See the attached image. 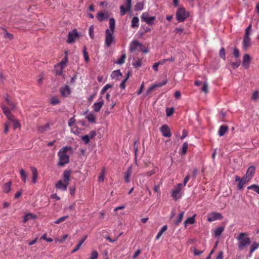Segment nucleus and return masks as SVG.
I'll return each instance as SVG.
<instances>
[{"label": "nucleus", "mask_w": 259, "mask_h": 259, "mask_svg": "<svg viewBox=\"0 0 259 259\" xmlns=\"http://www.w3.org/2000/svg\"><path fill=\"white\" fill-rule=\"evenodd\" d=\"M7 104L11 107L12 110H14L15 108V105L12 101L9 99V96L6 95L5 97Z\"/></svg>", "instance_id": "e433bc0d"}, {"label": "nucleus", "mask_w": 259, "mask_h": 259, "mask_svg": "<svg viewBox=\"0 0 259 259\" xmlns=\"http://www.w3.org/2000/svg\"><path fill=\"white\" fill-rule=\"evenodd\" d=\"M141 19L142 21L145 22L149 25H152L154 24V21L156 19V17H149L148 13L144 12L142 14Z\"/></svg>", "instance_id": "423d86ee"}, {"label": "nucleus", "mask_w": 259, "mask_h": 259, "mask_svg": "<svg viewBox=\"0 0 259 259\" xmlns=\"http://www.w3.org/2000/svg\"><path fill=\"white\" fill-rule=\"evenodd\" d=\"M10 121L13 122V126L15 129L17 128L20 126V123L19 122V121L15 119L14 117L13 118V120H10Z\"/></svg>", "instance_id": "3c124183"}, {"label": "nucleus", "mask_w": 259, "mask_h": 259, "mask_svg": "<svg viewBox=\"0 0 259 259\" xmlns=\"http://www.w3.org/2000/svg\"><path fill=\"white\" fill-rule=\"evenodd\" d=\"M143 8L144 4L141 2L137 3L135 6V9L136 11H141L143 9Z\"/></svg>", "instance_id": "a19ab883"}, {"label": "nucleus", "mask_w": 259, "mask_h": 259, "mask_svg": "<svg viewBox=\"0 0 259 259\" xmlns=\"http://www.w3.org/2000/svg\"><path fill=\"white\" fill-rule=\"evenodd\" d=\"M233 54L235 58H238L240 54L239 50L236 48H234L233 49Z\"/></svg>", "instance_id": "0e129e2a"}, {"label": "nucleus", "mask_w": 259, "mask_h": 259, "mask_svg": "<svg viewBox=\"0 0 259 259\" xmlns=\"http://www.w3.org/2000/svg\"><path fill=\"white\" fill-rule=\"evenodd\" d=\"M259 247V244L256 242H253L250 247V253L251 254L255 250Z\"/></svg>", "instance_id": "79ce46f5"}, {"label": "nucleus", "mask_w": 259, "mask_h": 259, "mask_svg": "<svg viewBox=\"0 0 259 259\" xmlns=\"http://www.w3.org/2000/svg\"><path fill=\"white\" fill-rule=\"evenodd\" d=\"M259 98V93L257 91L254 92L251 96V99L255 101Z\"/></svg>", "instance_id": "864d4df0"}, {"label": "nucleus", "mask_w": 259, "mask_h": 259, "mask_svg": "<svg viewBox=\"0 0 259 259\" xmlns=\"http://www.w3.org/2000/svg\"><path fill=\"white\" fill-rule=\"evenodd\" d=\"M71 91L68 85H65L60 89L61 95L64 97H68L71 94Z\"/></svg>", "instance_id": "9b49d317"}, {"label": "nucleus", "mask_w": 259, "mask_h": 259, "mask_svg": "<svg viewBox=\"0 0 259 259\" xmlns=\"http://www.w3.org/2000/svg\"><path fill=\"white\" fill-rule=\"evenodd\" d=\"M105 175V170L104 168H103L102 170L101 173L100 174V175L98 177V182H99L101 183L104 181Z\"/></svg>", "instance_id": "ea45409f"}, {"label": "nucleus", "mask_w": 259, "mask_h": 259, "mask_svg": "<svg viewBox=\"0 0 259 259\" xmlns=\"http://www.w3.org/2000/svg\"><path fill=\"white\" fill-rule=\"evenodd\" d=\"M98 252L97 251L94 250L92 252L91 256L90 257V259H97L98 257Z\"/></svg>", "instance_id": "774afa93"}, {"label": "nucleus", "mask_w": 259, "mask_h": 259, "mask_svg": "<svg viewBox=\"0 0 259 259\" xmlns=\"http://www.w3.org/2000/svg\"><path fill=\"white\" fill-rule=\"evenodd\" d=\"M129 77V75H128V73H127V76L126 77H125V78H124L121 82L120 84V87L122 89H124L125 88V82L126 81H127V79Z\"/></svg>", "instance_id": "09e8293b"}, {"label": "nucleus", "mask_w": 259, "mask_h": 259, "mask_svg": "<svg viewBox=\"0 0 259 259\" xmlns=\"http://www.w3.org/2000/svg\"><path fill=\"white\" fill-rule=\"evenodd\" d=\"M240 65V62L239 61H237L236 62H231V66L233 68H238Z\"/></svg>", "instance_id": "052dcab7"}, {"label": "nucleus", "mask_w": 259, "mask_h": 259, "mask_svg": "<svg viewBox=\"0 0 259 259\" xmlns=\"http://www.w3.org/2000/svg\"><path fill=\"white\" fill-rule=\"evenodd\" d=\"M201 90L206 94L208 93V84L206 82H204L203 87H202Z\"/></svg>", "instance_id": "e2e57ef3"}, {"label": "nucleus", "mask_w": 259, "mask_h": 259, "mask_svg": "<svg viewBox=\"0 0 259 259\" xmlns=\"http://www.w3.org/2000/svg\"><path fill=\"white\" fill-rule=\"evenodd\" d=\"M71 171L65 170L63 174V181L69 184V181L70 178Z\"/></svg>", "instance_id": "4be33fe9"}, {"label": "nucleus", "mask_w": 259, "mask_h": 259, "mask_svg": "<svg viewBox=\"0 0 259 259\" xmlns=\"http://www.w3.org/2000/svg\"><path fill=\"white\" fill-rule=\"evenodd\" d=\"M125 5H121L120 7V14L123 16L125 13L130 11L132 8V0H125Z\"/></svg>", "instance_id": "0eeeda50"}, {"label": "nucleus", "mask_w": 259, "mask_h": 259, "mask_svg": "<svg viewBox=\"0 0 259 259\" xmlns=\"http://www.w3.org/2000/svg\"><path fill=\"white\" fill-rule=\"evenodd\" d=\"M0 29H2L5 31V38H8L10 40H12L14 38L13 34L8 32L5 28L0 27Z\"/></svg>", "instance_id": "473e14b6"}, {"label": "nucleus", "mask_w": 259, "mask_h": 259, "mask_svg": "<svg viewBox=\"0 0 259 259\" xmlns=\"http://www.w3.org/2000/svg\"><path fill=\"white\" fill-rule=\"evenodd\" d=\"M223 219L222 215L217 212H212L208 214L207 220L209 222H212L216 220H221Z\"/></svg>", "instance_id": "1a4fd4ad"}, {"label": "nucleus", "mask_w": 259, "mask_h": 259, "mask_svg": "<svg viewBox=\"0 0 259 259\" xmlns=\"http://www.w3.org/2000/svg\"><path fill=\"white\" fill-rule=\"evenodd\" d=\"M188 148V144L187 143H184L182 145V153L185 154Z\"/></svg>", "instance_id": "5fc2aeb1"}, {"label": "nucleus", "mask_w": 259, "mask_h": 259, "mask_svg": "<svg viewBox=\"0 0 259 259\" xmlns=\"http://www.w3.org/2000/svg\"><path fill=\"white\" fill-rule=\"evenodd\" d=\"M183 188V184L179 183L177 184V187L172 190L171 196L174 200H177L181 197V191Z\"/></svg>", "instance_id": "39448f33"}, {"label": "nucleus", "mask_w": 259, "mask_h": 259, "mask_svg": "<svg viewBox=\"0 0 259 259\" xmlns=\"http://www.w3.org/2000/svg\"><path fill=\"white\" fill-rule=\"evenodd\" d=\"M109 15L107 12H100L97 15V19L99 22H103L107 19Z\"/></svg>", "instance_id": "dca6fc26"}, {"label": "nucleus", "mask_w": 259, "mask_h": 259, "mask_svg": "<svg viewBox=\"0 0 259 259\" xmlns=\"http://www.w3.org/2000/svg\"><path fill=\"white\" fill-rule=\"evenodd\" d=\"M68 184L65 183L62 180L58 181L55 185L56 188L62 191H66L67 190Z\"/></svg>", "instance_id": "4468645a"}, {"label": "nucleus", "mask_w": 259, "mask_h": 259, "mask_svg": "<svg viewBox=\"0 0 259 259\" xmlns=\"http://www.w3.org/2000/svg\"><path fill=\"white\" fill-rule=\"evenodd\" d=\"M104 104V101L101 97L100 98V101L98 102H95L93 104L92 108H93V110H94V111L98 112L100 110V109L102 107Z\"/></svg>", "instance_id": "ddd939ff"}, {"label": "nucleus", "mask_w": 259, "mask_h": 259, "mask_svg": "<svg viewBox=\"0 0 259 259\" xmlns=\"http://www.w3.org/2000/svg\"><path fill=\"white\" fill-rule=\"evenodd\" d=\"M132 171V166H130L128 167L127 171L125 172L124 175V181L126 183H128L130 182V176Z\"/></svg>", "instance_id": "412c9836"}, {"label": "nucleus", "mask_w": 259, "mask_h": 259, "mask_svg": "<svg viewBox=\"0 0 259 259\" xmlns=\"http://www.w3.org/2000/svg\"><path fill=\"white\" fill-rule=\"evenodd\" d=\"M59 103H60V100L56 97H53L51 100V103L52 105H57V104H58Z\"/></svg>", "instance_id": "13d9d810"}, {"label": "nucleus", "mask_w": 259, "mask_h": 259, "mask_svg": "<svg viewBox=\"0 0 259 259\" xmlns=\"http://www.w3.org/2000/svg\"><path fill=\"white\" fill-rule=\"evenodd\" d=\"M79 35L75 29H73L72 31L68 33L67 35L68 39L67 42L68 44L73 43L75 40L78 38Z\"/></svg>", "instance_id": "6e6552de"}, {"label": "nucleus", "mask_w": 259, "mask_h": 259, "mask_svg": "<svg viewBox=\"0 0 259 259\" xmlns=\"http://www.w3.org/2000/svg\"><path fill=\"white\" fill-rule=\"evenodd\" d=\"M1 108L4 114L7 117V118L9 120H13L14 116L12 114L10 109L6 106V105H5L4 104H2L1 105Z\"/></svg>", "instance_id": "9d476101"}, {"label": "nucleus", "mask_w": 259, "mask_h": 259, "mask_svg": "<svg viewBox=\"0 0 259 259\" xmlns=\"http://www.w3.org/2000/svg\"><path fill=\"white\" fill-rule=\"evenodd\" d=\"M189 12L186 11L184 8H180L176 12V19L178 21L182 22L189 17Z\"/></svg>", "instance_id": "20e7f679"}, {"label": "nucleus", "mask_w": 259, "mask_h": 259, "mask_svg": "<svg viewBox=\"0 0 259 259\" xmlns=\"http://www.w3.org/2000/svg\"><path fill=\"white\" fill-rule=\"evenodd\" d=\"M11 185L12 183L11 182H9L8 183H5L3 185V190L4 192L6 193H9L11 190Z\"/></svg>", "instance_id": "72a5a7b5"}, {"label": "nucleus", "mask_w": 259, "mask_h": 259, "mask_svg": "<svg viewBox=\"0 0 259 259\" xmlns=\"http://www.w3.org/2000/svg\"><path fill=\"white\" fill-rule=\"evenodd\" d=\"M71 150V147L68 146H64L59 150L58 152L59 166H63L69 162V156L67 154V152Z\"/></svg>", "instance_id": "f03ea898"}, {"label": "nucleus", "mask_w": 259, "mask_h": 259, "mask_svg": "<svg viewBox=\"0 0 259 259\" xmlns=\"http://www.w3.org/2000/svg\"><path fill=\"white\" fill-rule=\"evenodd\" d=\"M30 169L32 172V181L33 184H36L37 183V179L38 177V172L36 168L34 166H31Z\"/></svg>", "instance_id": "f3484780"}, {"label": "nucleus", "mask_w": 259, "mask_h": 259, "mask_svg": "<svg viewBox=\"0 0 259 259\" xmlns=\"http://www.w3.org/2000/svg\"><path fill=\"white\" fill-rule=\"evenodd\" d=\"M160 132L165 137H170L171 136L170 129L167 125H163L160 127Z\"/></svg>", "instance_id": "f8f14e48"}, {"label": "nucleus", "mask_w": 259, "mask_h": 259, "mask_svg": "<svg viewBox=\"0 0 259 259\" xmlns=\"http://www.w3.org/2000/svg\"><path fill=\"white\" fill-rule=\"evenodd\" d=\"M251 61V58L250 56L246 54L244 55L243 57V61H242V66L245 68L247 69L249 67V64Z\"/></svg>", "instance_id": "2eb2a0df"}, {"label": "nucleus", "mask_w": 259, "mask_h": 259, "mask_svg": "<svg viewBox=\"0 0 259 259\" xmlns=\"http://www.w3.org/2000/svg\"><path fill=\"white\" fill-rule=\"evenodd\" d=\"M251 45V39L250 37L244 36L242 41V46L244 50L246 49Z\"/></svg>", "instance_id": "6ab92c4d"}, {"label": "nucleus", "mask_w": 259, "mask_h": 259, "mask_svg": "<svg viewBox=\"0 0 259 259\" xmlns=\"http://www.w3.org/2000/svg\"><path fill=\"white\" fill-rule=\"evenodd\" d=\"M139 24L138 17H134L131 21V27L132 28H138Z\"/></svg>", "instance_id": "c85d7f7f"}, {"label": "nucleus", "mask_w": 259, "mask_h": 259, "mask_svg": "<svg viewBox=\"0 0 259 259\" xmlns=\"http://www.w3.org/2000/svg\"><path fill=\"white\" fill-rule=\"evenodd\" d=\"M122 74L120 71V70H116L113 71L111 74V77L112 79H118L119 77L121 76Z\"/></svg>", "instance_id": "cd10ccee"}, {"label": "nucleus", "mask_w": 259, "mask_h": 259, "mask_svg": "<svg viewBox=\"0 0 259 259\" xmlns=\"http://www.w3.org/2000/svg\"><path fill=\"white\" fill-rule=\"evenodd\" d=\"M251 180V179H250L248 176H247L246 175H245V176H244L240 180V181H241L242 182H244L245 184L246 183H247L249 181H250Z\"/></svg>", "instance_id": "680f3d73"}, {"label": "nucleus", "mask_w": 259, "mask_h": 259, "mask_svg": "<svg viewBox=\"0 0 259 259\" xmlns=\"http://www.w3.org/2000/svg\"><path fill=\"white\" fill-rule=\"evenodd\" d=\"M228 130V127L227 125H221L218 131V135L220 137L223 136L226 132Z\"/></svg>", "instance_id": "b1692460"}, {"label": "nucleus", "mask_w": 259, "mask_h": 259, "mask_svg": "<svg viewBox=\"0 0 259 259\" xmlns=\"http://www.w3.org/2000/svg\"><path fill=\"white\" fill-rule=\"evenodd\" d=\"M126 58L125 53H122L120 58L117 60V61L115 62L117 64L121 65L123 64L125 62V59Z\"/></svg>", "instance_id": "4c0bfd02"}, {"label": "nucleus", "mask_w": 259, "mask_h": 259, "mask_svg": "<svg viewBox=\"0 0 259 259\" xmlns=\"http://www.w3.org/2000/svg\"><path fill=\"white\" fill-rule=\"evenodd\" d=\"M36 218V215L33 214L31 213H28L26 214L24 217L23 220V223H26L28 220L32 219H35Z\"/></svg>", "instance_id": "393cba45"}, {"label": "nucleus", "mask_w": 259, "mask_h": 259, "mask_svg": "<svg viewBox=\"0 0 259 259\" xmlns=\"http://www.w3.org/2000/svg\"><path fill=\"white\" fill-rule=\"evenodd\" d=\"M195 215H194L192 217L188 218L187 219H186L184 222V226L185 228L187 227V225L188 224H193L195 223Z\"/></svg>", "instance_id": "7c9ffc66"}, {"label": "nucleus", "mask_w": 259, "mask_h": 259, "mask_svg": "<svg viewBox=\"0 0 259 259\" xmlns=\"http://www.w3.org/2000/svg\"><path fill=\"white\" fill-rule=\"evenodd\" d=\"M87 119L90 122L94 123L96 120V116L93 113H89L85 116Z\"/></svg>", "instance_id": "a878e982"}, {"label": "nucleus", "mask_w": 259, "mask_h": 259, "mask_svg": "<svg viewBox=\"0 0 259 259\" xmlns=\"http://www.w3.org/2000/svg\"><path fill=\"white\" fill-rule=\"evenodd\" d=\"M167 227L166 225L163 226L157 234L155 237L156 240H158L162 234L167 230Z\"/></svg>", "instance_id": "f704fd0d"}, {"label": "nucleus", "mask_w": 259, "mask_h": 259, "mask_svg": "<svg viewBox=\"0 0 259 259\" xmlns=\"http://www.w3.org/2000/svg\"><path fill=\"white\" fill-rule=\"evenodd\" d=\"M109 28L107 29L105 31V44L107 47H110L112 44L115 42L114 33L115 28V20L113 18L109 19Z\"/></svg>", "instance_id": "f257e3e1"}, {"label": "nucleus", "mask_w": 259, "mask_h": 259, "mask_svg": "<svg viewBox=\"0 0 259 259\" xmlns=\"http://www.w3.org/2000/svg\"><path fill=\"white\" fill-rule=\"evenodd\" d=\"M155 173V169H152L150 171H148L146 172V173L143 174L144 176H148L150 177L152 176V175L154 174Z\"/></svg>", "instance_id": "69168bd1"}, {"label": "nucleus", "mask_w": 259, "mask_h": 259, "mask_svg": "<svg viewBox=\"0 0 259 259\" xmlns=\"http://www.w3.org/2000/svg\"><path fill=\"white\" fill-rule=\"evenodd\" d=\"M132 64L135 67H139L142 65V62L140 60L138 59L133 62Z\"/></svg>", "instance_id": "6e6d98bb"}, {"label": "nucleus", "mask_w": 259, "mask_h": 259, "mask_svg": "<svg viewBox=\"0 0 259 259\" xmlns=\"http://www.w3.org/2000/svg\"><path fill=\"white\" fill-rule=\"evenodd\" d=\"M111 87H112V85L110 84H106L101 90V92H100L101 94L103 95L108 89H109Z\"/></svg>", "instance_id": "8fccbe9b"}, {"label": "nucleus", "mask_w": 259, "mask_h": 259, "mask_svg": "<svg viewBox=\"0 0 259 259\" xmlns=\"http://www.w3.org/2000/svg\"><path fill=\"white\" fill-rule=\"evenodd\" d=\"M255 172V168L253 166H250L247 170L246 175L251 179L252 177L254 175Z\"/></svg>", "instance_id": "5701e85b"}, {"label": "nucleus", "mask_w": 259, "mask_h": 259, "mask_svg": "<svg viewBox=\"0 0 259 259\" xmlns=\"http://www.w3.org/2000/svg\"><path fill=\"white\" fill-rule=\"evenodd\" d=\"M20 174L22 181L24 183H26L27 181L28 175L23 169L20 170Z\"/></svg>", "instance_id": "bb28decb"}, {"label": "nucleus", "mask_w": 259, "mask_h": 259, "mask_svg": "<svg viewBox=\"0 0 259 259\" xmlns=\"http://www.w3.org/2000/svg\"><path fill=\"white\" fill-rule=\"evenodd\" d=\"M220 56L221 58H222L223 60L226 59V53H225V50L224 48H222L219 52Z\"/></svg>", "instance_id": "a18cd8bd"}, {"label": "nucleus", "mask_w": 259, "mask_h": 259, "mask_svg": "<svg viewBox=\"0 0 259 259\" xmlns=\"http://www.w3.org/2000/svg\"><path fill=\"white\" fill-rule=\"evenodd\" d=\"M184 212H183V211L181 212L179 214L178 219L177 220V221L175 222L176 225H179V224L182 222L183 217H184Z\"/></svg>", "instance_id": "c03bdc74"}, {"label": "nucleus", "mask_w": 259, "mask_h": 259, "mask_svg": "<svg viewBox=\"0 0 259 259\" xmlns=\"http://www.w3.org/2000/svg\"><path fill=\"white\" fill-rule=\"evenodd\" d=\"M251 29V24H249L248 27H246L245 30V37H250V33Z\"/></svg>", "instance_id": "de8ad7c7"}, {"label": "nucleus", "mask_w": 259, "mask_h": 259, "mask_svg": "<svg viewBox=\"0 0 259 259\" xmlns=\"http://www.w3.org/2000/svg\"><path fill=\"white\" fill-rule=\"evenodd\" d=\"M141 44L138 42L137 40H133L131 42L130 46V51L131 52H135L139 46H140Z\"/></svg>", "instance_id": "aec40b11"}, {"label": "nucleus", "mask_w": 259, "mask_h": 259, "mask_svg": "<svg viewBox=\"0 0 259 259\" xmlns=\"http://www.w3.org/2000/svg\"><path fill=\"white\" fill-rule=\"evenodd\" d=\"M224 230V227H218L214 230V235L217 237H219L223 233Z\"/></svg>", "instance_id": "c9c22d12"}, {"label": "nucleus", "mask_w": 259, "mask_h": 259, "mask_svg": "<svg viewBox=\"0 0 259 259\" xmlns=\"http://www.w3.org/2000/svg\"><path fill=\"white\" fill-rule=\"evenodd\" d=\"M81 139L84 142L85 144H88L90 141V136L88 135H85L81 137Z\"/></svg>", "instance_id": "4d7b16f0"}, {"label": "nucleus", "mask_w": 259, "mask_h": 259, "mask_svg": "<svg viewBox=\"0 0 259 259\" xmlns=\"http://www.w3.org/2000/svg\"><path fill=\"white\" fill-rule=\"evenodd\" d=\"M94 27L93 25H91L89 29V33L90 37L92 39L94 38Z\"/></svg>", "instance_id": "49530a36"}, {"label": "nucleus", "mask_w": 259, "mask_h": 259, "mask_svg": "<svg viewBox=\"0 0 259 259\" xmlns=\"http://www.w3.org/2000/svg\"><path fill=\"white\" fill-rule=\"evenodd\" d=\"M49 128H50V125L48 123H47L44 125L40 126L38 127V130L39 133H44L45 132L48 131L49 130Z\"/></svg>", "instance_id": "2f4dec72"}, {"label": "nucleus", "mask_w": 259, "mask_h": 259, "mask_svg": "<svg viewBox=\"0 0 259 259\" xmlns=\"http://www.w3.org/2000/svg\"><path fill=\"white\" fill-rule=\"evenodd\" d=\"M174 108H166V114L167 116H171L174 113Z\"/></svg>", "instance_id": "bf43d9fd"}, {"label": "nucleus", "mask_w": 259, "mask_h": 259, "mask_svg": "<svg viewBox=\"0 0 259 259\" xmlns=\"http://www.w3.org/2000/svg\"><path fill=\"white\" fill-rule=\"evenodd\" d=\"M184 31V29L182 27H177L176 28L175 30V32L176 33H178L179 34H181V33H183Z\"/></svg>", "instance_id": "338daca9"}, {"label": "nucleus", "mask_w": 259, "mask_h": 259, "mask_svg": "<svg viewBox=\"0 0 259 259\" xmlns=\"http://www.w3.org/2000/svg\"><path fill=\"white\" fill-rule=\"evenodd\" d=\"M167 83V80H163L162 82H159L158 83H155L152 85H151L147 90V94H148L150 93L152 90H153L156 88H158L162 87L165 84H166Z\"/></svg>", "instance_id": "a211bd4d"}, {"label": "nucleus", "mask_w": 259, "mask_h": 259, "mask_svg": "<svg viewBox=\"0 0 259 259\" xmlns=\"http://www.w3.org/2000/svg\"><path fill=\"white\" fill-rule=\"evenodd\" d=\"M68 218V215L62 217L60 218L59 219H58L57 220H56V221H55L54 223L56 224H60V223L64 222V221H65V220Z\"/></svg>", "instance_id": "603ef678"}, {"label": "nucleus", "mask_w": 259, "mask_h": 259, "mask_svg": "<svg viewBox=\"0 0 259 259\" xmlns=\"http://www.w3.org/2000/svg\"><path fill=\"white\" fill-rule=\"evenodd\" d=\"M247 189L252 190L259 194V186L257 185L253 184L251 186H249L247 187Z\"/></svg>", "instance_id": "58836bf2"}, {"label": "nucleus", "mask_w": 259, "mask_h": 259, "mask_svg": "<svg viewBox=\"0 0 259 259\" xmlns=\"http://www.w3.org/2000/svg\"><path fill=\"white\" fill-rule=\"evenodd\" d=\"M68 61V57L67 56H65L63 60H62L60 62H59V63H58L56 65H55V68H56L57 67L60 66V67H61L62 68H64L65 67Z\"/></svg>", "instance_id": "c756f323"}, {"label": "nucleus", "mask_w": 259, "mask_h": 259, "mask_svg": "<svg viewBox=\"0 0 259 259\" xmlns=\"http://www.w3.org/2000/svg\"><path fill=\"white\" fill-rule=\"evenodd\" d=\"M238 240V247L239 250L246 248L250 243V238L247 237L245 233H240L237 237Z\"/></svg>", "instance_id": "7ed1b4c3"}, {"label": "nucleus", "mask_w": 259, "mask_h": 259, "mask_svg": "<svg viewBox=\"0 0 259 259\" xmlns=\"http://www.w3.org/2000/svg\"><path fill=\"white\" fill-rule=\"evenodd\" d=\"M83 57H84V60L85 61L88 62L89 61V60H90V58H89V56L88 55V54L87 52V48L85 46H84L83 47Z\"/></svg>", "instance_id": "37998d69"}]
</instances>
